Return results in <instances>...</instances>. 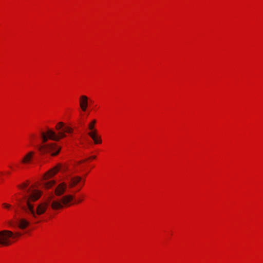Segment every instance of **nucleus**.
<instances>
[{"label":"nucleus","instance_id":"5","mask_svg":"<svg viewBox=\"0 0 263 263\" xmlns=\"http://www.w3.org/2000/svg\"><path fill=\"white\" fill-rule=\"evenodd\" d=\"M13 233L8 230L0 231V245L7 246L11 243V237H13Z\"/></svg>","mask_w":263,"mask_h":263},{"label":"nucleus","instance_id":"13","mask_svg":"<svg viewBox=\"0 0 263 263\" xmlns=\"http://www.w3.org/2000/svg\"><path fill=\"white\" fill-rule=\"evenodd\" d=\"M55 183L54 180H50L48 181H45L43 184L45 188L48 189L53 186Z\"/></svg>","mask_w":263,"mask_h":263},{"label":"nucleus","instance_id":"19","mask_svg":"<svg viewBox=\"0 0 263 263\" xmlns=\"http://www.w3.org/2000/svg\"><path fill=\"white\" fill-rule=\"evenodd\" d=\"M81 201H82V200L79 199V200L78 201V202H81Z\"/></svg>","mask_w":263,"mask_h":263},{"label":"nucleus","instance_id":"11","mask_svg":"<svg viewBox=\"0 0 263 263\" xmlns=\"http://www.w3.org/2000/svg\"><path fill=\"white\" fill-rule=\"evenodd\" d=\"M34 154V152L32 151L28 152L24 156L21 161V162L24 164L29 163L31 161Z\"/></svg>","mask_w":263,"mask_h":263},{"label":"nucleus","instance_id":"6","mask_svg":"<svg viewBox=\"0 0 263 263\" xmlns=\"http://www.w3.org/2000/svg\"><path fill=\"white\" fill-rule=\"evenodd\" d=\"M69 188H72L81 183L82 180V177L78 176H71L67 179Z\"/></svg>","mask_w":263,"mask_h":263},{"label":"nucleus","instance_id":"4","mask_svg":"<svg viewBox=\"0 0 263 263\" xmlns=\"http://www.w3.org/2000/svg\"><path fill=\"white\" fill-rule=\"evenodd\" d=\"M73 199V196L71 195L64 196L60 201H52L51 203V206L53 210H55L62 209L64 205H67L70 201H72Z\"/></svg>","mask_w":263,"mask_h":263},{"label":"nucleus","instance_id":"16","mask_svg":"<svg viewBox=\"0 0 263 263\" xmlns=\"http://www.w3.org/2000/svg\"><path fill=\"white\" fill-rule=\"evenodd\" d=\"M13 235L14 236L13 237H11V239H14L15 238H16V237H19L21 235V234L20 233H16L15 234H14L13 233Z\"/></svg>","mask_w":263,"mask_h":263},{"label":"nucleus","instance_id":"14","mask_svg":"<svg viewBox=\"0 0 263 263\" xmlns=\"http://www.w3.org/2000/svg\"><path fill=\"white\" fill-rule=\"evenodd\" d=\"M96 123V121L95 120H93L91 121V123H89V125H88V128L91 130V131H93V130H96V129H95V125Z\"/></svg>","mask_w":263,"mask_h":263},{"label":"nucleus","instance_id":"9","mask_svg":"<svg viewBox=\"0 0 263 263\" xmlns=\"http://www.w3.org/2000/svg\"><path fill=\"white\" fill-rule=\"evenodd\" d=\"M88 134L93 140L95 144H100L102 142L101 137L98 135L97 130L90 131Z\"/></svg>","mask_w":263,"mask_h":263},{"label":"nucleus","instance_id":"18","mask_svg":"<svg viewBox=\"0 0 263 263\" xmlns=\"http://www.w3.org/2000/svg\"><path fill=\"white\" fill-rule=\"evenodd\" d=\"M90 158H91V159H95V158H96V156H92V157H90Z\"/></svg>","mask_w":263,"mask_h":263},{"label":"nucleus","instance_id":"2","mask_svg":"<svg viewBox=\"0 0 263 263\" xmlns=\"http://www.w3.org/2000/svg\"><path fill=\"white\" fill-rule=\"evenodd\" d=\"M55 129L58 130L57 134L50 129H48L46 133L44 132L41 133L43 143L46 142L48 139L59 141L61 139L66 137L65 133H71L73 131L72 128L65 126L64 123L62 122H59L57 124Z\"/></svg>","mask_w":263,"mask_h":263},{"label":"nucleus","instance_id":"8","mask_svg":"<svg viewBox=\"0 0 263 263\" xmlns=\"http://www.w3.org/2000/svg\"><path fill=\"white\" fill-rule=\"evenodd\" d=\"M88 98L86 96L82 95L80 97V106L81 109L85 111L88 106Z\"/></svg>","mask_w":263,"mask_h":263},{"label":"nucleus","instance_id":"7","mask_svg":"<svg viewBox=\"0 0 263 263\" xmlns=\"http://www.w3.org/2000/svg\"><path fill=\"white\" fill-rule=\"evenodd\" d=\"M61 165L60 164L57 165L53 168L49 170L44 176L45 179H48V178L52 177L55 174L58 172L61 168Z\"/></svg>","mask_w":263,"mask_h":263},{"label":"nucleus","instance_id":"12","mask_svg":"<svg viewBox=\"0 0 263 263\" xmlns=\"http://www.w3.org/2000/svg\"><path fill=\"white\" fill-rule=\"evenodd\" d=\"M29 224V222L25 219L22 218L18 221V226L22 229H25Z\"/></svg>","mask_w":263,"mask_h":263},{"label":"nucleus","instance_id":"17","mask_svg":"<svg viewBox=\"0 0 263 263\" xmlns=\"http://www.w3.org/2000/svg\"><path fill=\"white\" fill-rule=\"evenodd\" d=\"M84 180H83V182H82V183L81 186H82V185L84 184ZM81 187H82V186H81ZM81 188V187H80V189H79V190H77V191H80Z\"/></svg>","mask_w":263,"mask_h":263},{"label":"nucleus","instance_id":"10","mask_svg":"<svg viewBox=\"0 0 263 263\" xmlns=\"http://www.w3.org/2000/svg\"><path fill=\"white\" fill-rule=\"evenodd\" d=\"M67 188V184L65 182H62L56 187L55 194L57 196H61L65 192Z\"/></svg>","mask_w":263,"mask_h":263},{"label":"nucleus","instance_id":"15","mask_svg":"<svg viewBox=\"0 0 263 263\" xmlns=\"http://www.w3.org/2000/svg\"><path fill=\"white\" fill-rule=\"evenodd\" d=\"M2 205L3 206L4 208L7 209H9L11 208V205L10 204L6 203H3Z\"/></svg>","mask_w":263,"mask_h":263},{"label":"nucleus","instance_id":"3","mask_svg":"<svg viewBox=\"0 0 263 263\" xmlns=\"http://www.w3.org/2000/svg\"><path fill=\"white\" fill-rule=\"evenodd\" d=\"M39 150L42 154L49 153L52 156H55L60 152L61 147L55 143H51L40 146Z\"/></svg>","mask_w":263,"mask_h":263},{"label":"nucleus","instance_id":"1","mask_svg":"<svg viewBox=\"0 0 263 263\" xmlns=\"http://www.w3.org/2000/svg\"><path fill=\"white\" fill-rule=\"evenodd\" d=\"M27 185L23 183L19 187L23 190L25 194L23 199H18L19 206L27 213L31 215L34 218L45 213L48 209L50 201L43 202L37 204L35 206L31 202L37 200L41 196V192L32 187L27 188Z\"/></svg>","mask_w":263,"mask_h":263}]
</instances>
